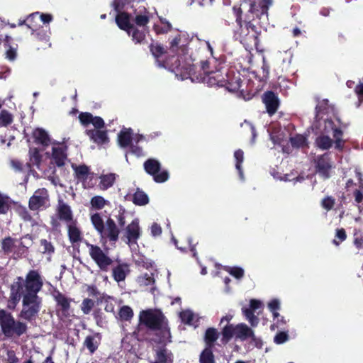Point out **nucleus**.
I'll use <instances>...</instances> for the list:
<instances>
[{
	"instance_id": "15",
	"label": "nucleus",
	"mask_w": 363,
	"mask_h": 363,
	"mask_svg": "<svg viewBox=\"0 0 363 363\" xmlns=\"http://www.w3.org/2000/svg\"><path fill=\"white\" fill-rule=\"evenodd\" d=\"M262 306V302L259 300L251 299L249 308H242V312L245 318L249 321L250 325L255 328L258 325L259 319L255 315V311Z\"/></svg>"
},
{
	"instance_id": "36",
	"label": "nucleus",
	"mask_w": 363,
	"mask_h": 363,
	"mask_svg": "<svg viewBox=\"0 0 363 363\" xmlns=\"http://www.w3.org/2000/svg\"><path fill=\"white\" fill-rule=\"evenodd\" d=\"M221 335L220 342L223 345L228 344L233 337H235V325L233 324H225L220 333Z\"/></svg>"
},
{
	"instance_id": "43",
	"label": "nucleus",
	"mask_w": 363,
	"mask_h": 363,
	"mask_svg": "<svg viewBox=\"0 0 363 363\" xmlns=\"http://www.w3.org/2000/svg\"><path fill=\"white\" fill-rule=\"evenodd\" d=\"M15 242L16 240L10 236L2 239L1 242V248L5 255L10 254L13 251V249L16 247Z\"/></svg>"
},
{
	"instance_id": "52",
	"label": "nucleus",
	"mask_w": 363,
	"mask_h": 363,
	"mask_svg": "<svg viewBox=\"0 0 363 363\" xmlns=\"http://www.w3.org/2000/svg\"><path fill=\"white\" fill-rule=\"evenodd\" d=\"M353 244L358 250L363 247V231L359 229H354Z\"/></svg>"
},
{
	"instance_id": "32",
	"label": "nucleus",
	"mask_w": 363,
	"mask_h": 363,
	"mask_svg": "<svg viewBox=\"0 0 363 363\" xmlns=\"http://www.w3.org/2000/svg\"><path fill=\"white\" fill-rule=\"evenodd\" d=\"M129 272V266L127 264H118L113 268L112 276L116 281L120 282L125 279Z\"/></svg>"
},
{
	"instance_id": "61",
	"label": "nucleus",
	"mask_w": 363,
	"mask_h": 363,
	"mask_svg": "<svg viewBox=\"0 0 363 363\" xmlns=\"http://www.w3.org/2000/svg\"><path fill=\"white\" fill-rule=\"evenodd\" d=\"M289 337L286 332H279L274 336V342L278 345L283 344L289 340Z\"/></svg>"
},
{
	"instance_id": "23",
	"label": "nucleus",
	"mask_w": 363,
	"mask_h": 363,
	"mask_svg": "<svg viewBox=\"0 0 363 363\" xmlns=\"http://www.w3.org/2000/svg\"><path fill=\"white\" fill-rule=\"evenodd\" d=\"M67 236L69 242L74 246L79 244L83 240V233L78 225V221L74 220L67 225Z\"/></svg>"
},
{
	"instance_id": "28",
	"label": "nucleus",
	"mask_w": 363,
	"mask_h": 363,
	"mask_svg": "<svg viewBox=\"0 0 363 363\" xmlns=\"http://www.w3.org/2000/svg\"><path fill=\"white\" fill-rule=\"evenodd\" d=\"M13 39L11 37L5 35L4 39V45L6 49V58L9 61H14L17 57L18 45H12Z\"/></svg>"
},
{
	"instance_id": "48",
	"label": "nucleus",
	"mask_w": 363,
	"mask_h": 363,
	"mask_svg": "<svg viewBox=\"0 0 363 363\" xmlns=\"http://www.w3.org/2000/svg\"><path fill=\"white\" fill-rule=\"evenodd\" d=\"M13 122V116L7 110L4 109L0 112V127H6Z\"/></svg>"
},
{
	"instance_id": "3",
	"label": "nucleus",
	"mask_w": 363,
	"mask_h": 363,
	"mask_svg": "<svg viewBox=\"0 0 363 363\" xmlns=\"http://www.w3.org/2000/svg\"><path fill=\"white\" fill-rule=\"evenodd\" d=\"M233 11L238 26L234 33L235 39L244 45L254 46L257 48L260 32L257 30L256 26L252 23V19L247 16L244 21L242 20L243 12L240 6H234Z\"/></svg>"
},
{
	"instance_id": "30",
	"label": "nucleus",
	"mask_w": 363,
	"mask_h": 363,
	"mask_svg": "<svg viewBox=\"0 0 363 363\" xmlns=\"http://www.w3.org/2000/svg\"><path fill=\"white\" fill-rule=\"evenodd\" d=\"M156 360L152 363H173L174 356L165 347H160L155 354Z\"/></svg>"
},
{
	"instance_id": "25",
	"label": "nucleus",
	"mask_w": 363,
	"mask_h": 363,
	"mask_svg": "<svg viewBox=\"0 0 363 363\" xmlns=\"http://www.w3.org/2000/svg\"><path fill=\"white\" fill-rule=\"evenodd\" d=\"M102 336L99 333H95L94 335H87L83 342V346L86 347L91 354H94L101 345Z\"/></svg>"
},
{
	"instance_id": "63",
	"label": "nucleus",
	"mask_w": 363,
	"mask_h": 363,
	"mask_svg": "<svg viewBox=\"0 0 363 363\" xmlns=\"http://www.w3.org/2000/svg\"><path fill=\"white\" fill-rule=\"evenodd\" d=\"M91 123L94 126L95 130H100L105 126V123L100 116H94V119Z\"/></svg>"
},
{
	"instance_id": "14",
	"label": "nucleus",
	"mask_w": 363,
	"mask_h": 363,
	"mask_svg": "<svg viewBox=\"0 0 363 363\" xmlns=\"http://www.w3.org/2000/svg\"><path fill=\"white\" fill-rule=\"evenodd\" d=\"M151 14L143 5L135 7L132 21L137 27H145L149 23Z\"/></svg>"
},
{
	"instance_id": "49",
	"label": "nucleus",
	"mask_w": 363,
	"mask_h": 363,
	"mask_svg": "<svg viewBox=\"0 0 363 363\" xmlns=\"http://www.w3.org/2000/svg\"><path fill=\"white\" fill-rule=\"evenodd\" d=\"M347 233L344 228H337L335 230V238L333 240V244L339 246L340 243L347 239Z\"/></svg>"
},
{
	"instance_id": "7",
	"label": "nucleus",
	"mask_w": 363,
	"mask_h": 363,
	"mask_svg": "<svg viewBox=\"0 0 363 363\" xmlns=\"http://www.w3.org/2000/svg\"><path fill=\"white\" fill-rule=\"evenodd\" d=\"M91 258L98 267L103 272H108L109 267L113 264L112 259L105 253L101 248L96 245L86 243Z\"/></svg>"
},
{
	"instance_id": "11",
	"label": "nucleus",
	"mask_w": 363,
	"mask_h": 363,
	"mask_svg": "<svg viewBox=\"0 0 363 363\" xmlns=\"http://www.w3.org/2000/svg\"><path fill=\"white\" fill-rule=\"evenodd\" d=\"M48 201V191L45 188L38 189L30 198L28 207L31 211H38L43 207H45Z\"/></svg>"
},
{
	"instance_id": "9",
	"label": "nucleus",
	"mask_w": 363,
	"mask_h": 363,
	"mask_svg": "<svg viewBox=\"0 0 363 363\" xmlns=\"http://www.w3.org/2000/svg\"><path fill=\"white\" fill-rule=\"evenodd\" d=\"M272 0H242L241 6L247 5L248 12L253 14L257 18H268L269 8L272 5Z\"/></svg>"
},
{
	"instance_id": "60",
	"label": "nucleus",
	"mask_w": 363,
	"mask_h": 363,
	"mask_svg": "<svg viewBox=\"0 0 363 363\" xmlns=\"http://www.w3.org/2000/svg\"><path fill=\"white\" fill-rule=\"evenodd\" d=\"M182 321L186 324H190L194 320V314L190 311H184L180 313Z\"/></svg>"
},
{
	"instance_id": "31",
	"label": "nucleus",
	"mask_w": 363,
	"mask_h": 363,
	"mask_svg": "<svg viewBox=\"0 0 363 363\" xmlns=\"http://www.w3.org/2000/svg\"><path fill=\"white\" fill-rule=\"evenodd\" d=\"M133 130L131 128L123 129L118 134V143L122 148L130 147L133 143Z\"/></svg>"
},
{
	"instance_id": "57",
	"label": "nucleus",
	"mask_w": 363,
	"mask_h": 363,
	"mask_svg": "<svg viewBox=\"0 0 363 363\" xmlns=\"http://www.w3.org/2000/svg\"><path fill=\"white\" fill-rule=\"evenodd\" d=\"M40 246L43 248V253H48L49 255H52L55 252V247L51 242L48 241L46 239L40 240Z\"/></svg>"
},
{
	"instance_id": "27",
	"label": "nucleus",
	"mask_w": 363,
	"mask_h": 363,
	"mask_svg": "<svg viewBox=\"0 0 363 363\" xmlns=\"http://www.w3.org/2000/svg\"><path fill=\"white\" fill-rule=\"evenodd\" d=\"M75 177L85 185V182L88 179L91 180L94 177V173L90 172L89 167L86 164H80L78 166H72Z\"/></svg>"
},
{
	"instance_id": "24",
	"label": "nucleus",
	"mask_w": 363,
	"mask_h": 363,
	"mask_svg": "<svg viewBox=\"0 0 363 363\" xmlns=\"http://www.w3.org/2000/svg\"><path fill=\"white\" fill-rule=\"evenodd\" d=\"M235 339L242 341L247 339H251V340L254 342L257 340L253 330L245 323H239L235 325Z\"/></svg>"
},
{
	"instance_id": "55",
	"label": "nucleus",
	"mask_w": 363,
	"mask_h": 363,
	"mask_svg": "<svg viewBox=\"0 0 363 363\" xmlns=\"http://www.w3.org/2000/svg\"><path fill=\"white\" fill-rule=\"evenodd\" d=\"M94 116L89 112H81L79 115L80 123L86 127L92 122Z\"/></svg>"
},
{
	"instance_id": "39",
	"label": "nucleus",
	"mask_w": 363,
	"mask_h": 363,
	"mask_svg": "<svg viewBox=\"0 0 363 363\" xmlns=\"http://www.w3.org/2000/svg\"><path fill=\"white\" fill-rule=\"evenodd\" d=\"M116 182V174L109 173L107 174H102L100 176L99 187L101 190H107L111 187Z\"/></svg>"
},
{
	"instance_id": "12",
	"label": "nucleus",
	"mask_w": 363,
	"mask_h": 363,
	"mask_svg": "<svg viewBox=\"0 0 363 363\" xmlns=\"http://www.w3.org/2000/svg\"><path fill=\"white\" fill-rule=\"evenodd\" d=\"M315 163L316 172L323 179H328L330 177V172L333 167L330 153L325 152L318 156Z\"/></svg>"
},
{
	"instance_id": "10",
	"label": "nucleus",
	"mask_w": 363,
	"mask_h": 363,
	"mask_svg": "<svg viewBox=\"0 0 363 363\" xmlns=\"http://www.w3.org/2000/svg\"><path fill=\"white\" fill-rule=\"evenodd\" d=\"M52 296L56 302V312L59 317L67 318L70 317L71 302L72 299L67 297L64 294L57 289H55Z\"/></svg>"
},
{
	"instance_id": "17",
	"label": "nucleus",
	"mask_w": 363,
	"mask_h": 363,
	"mask_svg": "<svg viewBox=\"0 0 363 363\" xmlns=\"http://www.w3.org/2000/svg\"><path fill=\"white\" fill-rule=\"evenodd\" d=\"M150 51L156 62H157L160 67H166L169 65L167 60V50L158 43H152L149 45Z\"/></svg>"
},
{
	"instance_id": "35",
	"label": "nucleus",
	"mask_w": 363,
	"mask_h": 363,
	"mask_svg": "<svg viewBox=\"0 0 363 363\" xmlns=\"http://www.w3.org/2000/svg\"><path fill=\"white\" fill-rule=\"evenodd\" d=\"M220 333L214 328H208L204 334L203 340L207 348H213L216 341L218 339Z\"/></svg>"
},
{
	"instance_id": "18",
	"label": "nucleus",
	"mask_w": 363,
	"mask_h": 363,
	"mask_svg": "<svg viewBox=\"0 0 363 363\" xmlns=\"http://www.w3.org/2000/svg\"><path fill=\"white\" fill-rule=\"evenodd\" d=\"M120 230L111 218H108L104 226V231L100 235L102 238H106L111 242H116L118 240Z\"/></svg>"
},
{
	"instance_id": "22",
	"label": "nucleus",
	"mask_w": 363,
	"mask_h": 363,
	"mask_svg": "<svg viewBox=\"0 0 363 363\" xmlns=\"http://www.w3.org/2000/svg\"><path fill=\"white\" fill-rule=\"evenodd\" d=\"M115 16V22L117 26L122 30L128 33L135 26L131 23L132 15L125 11H118Z\"/></svg>"
},
{
	"instance_id": "6",
	"label": "nucleus",
	"mask_w": 363,
	"mask_h": 363,
	"mask_svg": "<svg viewBox=\"0 0 363 363\" xmlns=\"http://www.w3.org/2000/svg\"><path fill=\"white\" fill-rule=\"evenodd\" d=\"M317 123H318V129L321 134L328 135L330 133H333L335 148L342 152L345 143V140L342 139L343 131L342 129L337 127L331 118L319 119Z\"/></svg>"
},
{
	"instance_id": "34",
	"label": "nucleus",
	"mask_w": 363,
	"mask_h": 363,
	"mask_svg": "<svg viewBox=\"0 0 363 363\" xmlns=\"http://www.w3.org/2000/svg\"><path fill=\"white\" fill-rule=\"evenodd\" d=\"M135 44H144L146 42V34L144 29H140L134 26L128 33H126Z\"/></svg>"
},
{
	"instance_id": "50",
	"label": "nucleus",
	"mask_w": 363,
	"mask_h": 363,
	"mask_svg": "<svg viewBox=\"0 0 363 363\" xmlns=\"http://www.w3.org/2000/svg\"><path fill=\"white\" fill-rule=\"evenodd\" d=\"M162 25H155L154 26V30L156 33V34H164L167 33L169 31L172 30V25L169 22L167 21H161Z\"/></svg>"
},
{
	"instance_id": "8",
	"label": "nucleus",
	"mask_w": 363,
	"mask_h": 363,
	"mask_svg": "<svg viewBox=\"0 0 363 363\" xmlns=\"http://www.w3.org/2000/svg\"><path fill=\"white\" fill-rule=\"evenodd\" d=\"M145 171L152 176L153 179L157 183H163L168 180L169 177L167 170H161L160 162L154 158L147 159L143 164Z\"/></svg>"
},
{
	"instance_id": "4",
	"label": "nucleus",
	"mask_w": 363,
	"mask_h": 363,
	"mask_svg": "<svg viewBox=\"0 0 363 363\" xmlns=\"http://www.w3.org/2000/svg\"><path fill=\"white\" fill-rule=\"evenodd\" d=\"M0 328L7 339L20 337L28 330L26 323L16 320L13 314L6 309H0Z\"/></svg>"
},
{
	"instance_id": "51",
	"label": "nucleus",
	"mask_w": 363,
	"mask_h": 363,
	"mask_svg": "<svg viewBox=\"0 0 363 363\" xmlns=\"http://www.w3.org/2000/svg\"><path fill=\"white\" fill-rule=\"evenodd\" d=\"M94 301L91 298H86L82 301L80 308L84 315H88L94 307Z\"/></svg>"
},
{
	"instance_id": "20",
	"label": "nucleus",
	"mask_w": 363,
	"mask_h": 363,
	"mask_svg": "<svg viewBox=\"0 0 363 363\" xmlns=\"http://www.w3.org/2000/svg\"><path fill=\"white\" fill-rule=\"evenodd\" d=\"M57 218L65 222L67 225L71 223L74 220L73 213L71 207L62 200H60L56 209Z\"/></svg>"
},
{
	"instance_id": "54",
	"label": "nucleus",
	"mask_w": 363,
	"mask_h": 363,
	"mask_svg": "<svg viewBox=\"0 0 363 363\" xmlns=\"http://www.w3.org/2000/svg\"><path fill=\"white\" fill-rule=\"evenodd\" d=\"M138 282L141 286H150L155 283L153 274L145 273L138 277Z\"/></svg>"
},
{
	"instance_id": "33",
	"label": "nucleus",
	"mask_w": 363,
	"mask_h": 363,
	"mask_svg": "<svg viewBox=\"0 0 363 363\" xmlns=\"http://www.w3.org/2000/svg\"><path fill=\"white\" fill-rule=\"evenodd\" d=\"M33 138L36 144L48 147L50 144V138L48 133L43 128H35L33 132Z\"/></svg>"
},
{
	"instance_id": "26",
	"label": "nucleus",
	"mask_w": 363,
	"mask_h": 363,
	"mask_svg": "<svg viewBox=\"0 0 363 363\" xmlns=\"http://www.w3.org/2000/svg\"><path fill=\"white\" fill-rule=\"evenodd\" d=\"M86 134L97 145H104L109 142L106 130L95 129L86 130Z\"/></svg>"
},
{
	"instance_id": "5",
	"label": "nucleus",
	"mask_w": 363,
	"mask_h": 363,
	"mask_svg": "<svg viewBox=\"0 0 363 363\" xmlns=\"http://www.w3.org/2000/svg\"><path fill=\"white\" fill-rule=\"evenodd\" d=\"M164 320L165 317L160 311H142L139 315L140 325H143L151 330H160L164 339L170 337L169 328Z\"/></svg>"
},
{
	"instance_id": "13",
	"label": "nucleus",
	"mask_w": 363,
	"mask_h": 363,
	"mask_svg": "<svg viewBox=\"0 0 363 363\" xmlns=\"http://www.w3.org/2000/svg\"><path fill=\"white\" fill-rule=\"evenodd\" d=\"M262 100L265 105L267 113L272 116L276 113L279 105L280 101L277 94L273 91H267L262 96Z\"/></svg>"
},
{
	"instance_id": "2",
	"label": "nucleus",
	"mask_w": 363,
	"mask_h": 363,
	"mask_svg": "<svg viewBox=\"0 0 363 363\" xmlns=\"http://www.w3.org/2000/svg\"><path fill=\"white\" fill-rule=\"evenodd\" d=\"M168 43V50L177 56L174 62L172 64V69L185 78L194 75L196 72L195 65L188 61H192L189 55V38L186 35L177 32L169 35ZM174 57L172 55V58Z\"/></svg>"
},
{
	"instance_id": "38",
	"label": "nucleus",
	"mask_w": 363,
	"mask_h": 363,
	"mask_svg": "<svg viewBox=\"0 0 363 363\" xmlns=\"http://www.w3.org/2000/svg\"><path fill=\"white\" fill-rule=\"evenodd\" d=\"M333 143H335V142L333 139L328 135L323 134L318 136L315 140L316 147L322 150H329L332 147Z\"/></svg>"
},
{
	"instance_id": "37",
	"label": "nucleus",
	"mask_w": 363,
	"mask_h": 363,
	"mask_svg": "<svg viewBox=\"0 0 363 363\" xmlns=\"http://www.w3.org/2000/svg\"><path fill=\"white\" fill-rule=\"evenodd\" d=\"M52 157L55 164L60 167L65 165L67 159L66 150L62 147H52Z\"/></svg>"
},
{
	"instance_id": "64",
	"label": "nucleus",
	"mask_w": 363,
	"mask_h": 363,
	"mask_svg": "<svg viewBox=\"0 0 363 363\" xmlns=\"http://www.w3.org/2000/svg\"><path fill=\"white\" fill-rule=\"evenodd\" d=\"M11 165L16 172H23L24 170V167H26L25 165L18 160H12L11 161Z\"/></svg>"
},
{
	"instance_id": "16",
	"label": "nucleus",
	"mask_w": 363,
	"mask_h": 363,
	"mask_svg": "<svg viewBox=\"0 0 363 363\" xmlns=\"http://www.w3.org/2000/svg\"><path fill=\"white\" fill-rule=\"evenodd\" d=\"M225 84L223 85V87H225L230 92L238 91L241 87L242 82L240 78V74L232 69L225 71Z\"/></svg>"
},
{
	"instance_id": "46",
	"label": "nucleus",
	"mask_w": 363,
	"mask_h": 363,
	"mask_svg": "<svg viewBox=\"0 0 363 363\" xmlns=\"http://www.w3.org/2000/svg\"><path fill=\"white\" fill-rule=\"evenodd\" d=\"M118 315L122 321H130L133 318L134 313L130 306H123L119 309Z\"/></svg>"
},
{
	"instance_id": "21",
	"label": "nucleus",
	"mask_w": 363,
	"mask_h": 363,
	"mask_svg": "<svg viewBox=\"0 0 363 363\" xmlns=\"http://www.w3.org/2000/svg\"><path fill=\"white\" fill-rule=\"evenodd\" d=\"M140 235L139 220L138 218H135L125 228V236L127 239V242L136 243Z\"/></svg>"
},
{
	"instance_id": "59",
	"label": "nucleus",
	"mask_w": 363,
	"mask_h": 363,
	"mask_svg": "<svg viewBox=\"0 0 363 363\" xmlns=\"http://www.w3.org/2000/svg\"><path fill=\"white\" fill-rule=\"evenodd\" d=\"M335 205V199L332 196H326L321 201V206L327 211L331 210Z\"/></svg>"
},
{
	"instance_id": "41",
	"label": "nucleus",
	"mask_w": 363,
	"mask_h": 363,
	"mask_svg": "<svg viewBox=\"0 0 363 363\" xmlns=\"http://www.w3.org/2000/svg\"><path fill=\"white\" fill-rule=\"evenodd\" d=\"M199 363H216L213 348L205 347L199 355Z\"/></svg>"
},
{
	"instance_id": "44",
	"label": "nucleus",
	"mask_w": 363,
	"mask_h": 363,
	"mask_svg": "<svg viewBox=\"0 0 363 363\" xmlns=\"http://www.w3.org/2000/svg\"><path fill=\"white\" fill-rule=\"evenodd\" d=\"M234 157L235 159V168L238 172L239 176L241 179H244V174L242 168V163L244 160V152L242 150L238 149L235 151Z\"/></svg>"
},
{
	"instance_id": "62",
	"label": "nucleus",
	"mask_w": 363,
	"mask_h": 363,
	"mask_svg": "<svg viewBox=\"0 0 363 363\" xmlns=\"http://www.w3.org/2000/svg\"><path fill=\"white\" fill-rule=\"evenodd\" d=\"M135 264L138 267L148 269L152 267V264L150 261L147 260L145 257H140L135 260Z\"/></svg>"
},
{
	"instance_id": "53",
	"label": "nucleus",
	"mask_w": 363,
	"mask_h": 363,
	"mask_svg": "<svg viewBox=\"0 0 363 363\" xmlns=\"http://www.w3.org/2000/svg\"><path fill=\"white\" fill-rule=\"evenodd\" d=\"M107 202L108 201L101 196H95L92 197L90 201L91 206L96 210L102 209Z\"/></svg>"
},
{
	"instance_id": "1",
	"label": "nucleus",
	"mask_w": 363,
	"mask_h": 363,
	"mask_svg": "<svg viewBox=\"0 0 363 363\" xmlns=\"http://www.w3.org/2000/svg\"><path fill=\"white\" fill-rule=\"evenodd\" d=\"M43 285V277L38 269L29 270L25 278L17 277L10 286L6 308L14 311L22 298V309L18 318L28 322L35 320L42 307L43 299L38 293Z\"/></svg>"
},
{
	"instance_id": "29",
	"label": "nucleus",
	"mask_w": 363,
	"mask_h": 363,
	"mask_svg": "<svg viewBox=\"0 0 363 363\" xmlns=\"http://www.w3.org/2000/svg\"><path fill=\"white\" fill-rule=\"evenodd\" d=\"M28 154L30 162L25 164L26 170H30L33 166L39 168L43 158L40 150L37 147H31L29 149Z\"/></svg>"
},
{
	"instance_id": "56",
	"label": "nucleus",
	"mask_w": 363,
	"mask_h": 363,
	"mask_svg": "<svg viewBox=\"0 0 363 363\" xmlns=\"http://www.w3.org/2000/svg\"><path fill=\"white\" fill-rule=\"evenodd\" d=\"M225 270L235 278L240 279L244 277V270L239 267H228Z\"/></svg>"
},
{
	"instance_id": "58",
	"label": "nucleus",
	"mask_w": 363,
	"mask_h": 363,
	"mask_svg": "<svg viewBox=\"0 0 363 363\" xmlns=\"http://www.w3.org/2000/svg\"><path fill=\"white\" fill-rule=\"evenodd\" d=\"M33 35L38 40L44 42L45 43L48 44V45H50V44L48 43L49 42V36L46 34L45 32H44L43 28H41L39 30H38L37 31H35Z\"/></svg>"
},
{
	"instance_id": "40",
	"label": "nucleus",
	"mask_w": 363,
	"mask_h": 363,
	"mask_svg": "<svg viewBox=\"0 0 363 363\" xmlns=\"http://www.w3.org/2000/svg\"><path fill=\"white\" fill-rule=\"evenodd\" d=\"M38 15V12L33 13L29 15L26 18V26L31 30L32 34H34L35 31L43 28L39 23Z\"/></svg>"
},
{
	"instance_id": "47",
	"label": "nucleus",
	"mask_w": 363,
	"mask_h": 363,
	"mask_svg": "<svg viewBox=\"0 0 363 363\" xmlns=\"http://www.w3.org/2000/svg\"><path fill=\"white\" fill-rule=\"evenodd\" d=\"M290 143L292 147L296 148L304 147L307 146V138L300 134H296V135L290 138Z\"/></svg>"
},
{
	"instance_id": "42",
	"label": "nucleus",
	"mask_w": 363,
	"mask_h": 363,
	"mask_svg": "<svg viewBox=\"0 0 363 363\" xmlns=\"http://www.w3.org/2000/svg\"><path fill=\"white\" fill-rule=\"evenodd\" d=\"M133 202L138 206H144L149 203V198L143 191L138 188L133 194Z\"/></svg>"
},
{
	"instance_id": "45",
	"label": "nucleus",
	"mask_w": 363,
	"mask_h": 363,
	"mask_svg": "<svg viewBox=\"0 0 363 363\" xmlns=\"http://www.w3.org/2000/svg\"><path fill=\"white\" fill-rule=\"evenodd\" d=\"M91 221L96 231L100 234L104 231L105 223L99 213H96L91 216Z\"/></svg>"
},
{
	"instance_id": "19",
	"label": "nucleus",
	"mask_w": 363,
	"mask_h": 363,
	"mask_svg": "<svg viewBox=\"0 0 363 363\" xmlns=\"http://www.w3.org/2000/svg\"><path fill=\"white\" fill-rule=\"evenodd\" d=\"M225 72L222 69L211 71L203 78V82L209 86L223 87V85L225 84Z\"/></svg>"
}]
</instances>
